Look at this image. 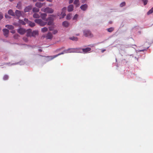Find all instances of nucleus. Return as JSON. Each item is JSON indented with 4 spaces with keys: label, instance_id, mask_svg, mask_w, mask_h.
I'll return each mask as SVG.
<instances>
[{
    "label": "nucleus",
    "instance_id": "cd10ccee",
    "mask_svg": "<svg viewBox=\"0 0 153 153\" xmlns=\"http://www.w3.org/2000/svg\"><path fill=\"white\" fill-rule=\"evenodd\" d=\"M39 9L36 7H34L33 9V12H38L39 11Z\"/></svg>",
    "mask_w": 153,
    "mask_h": 153
},
{
    "label": "nucleus",
    "instance_id": "9d476101",
    "mask_svg": "<svg viewBox=\"0 0 153 153\" xmlns=\"http://www.w3.org/2000/svg\"><path fill=\"white\" fill-rule=\"evenodd\" d=\"M32 30L30 29H28L27 30V37H32Z\"/></svg>",
    "mask_w": 153,
    "mask_h": 153
},
{
    "label": "nucleus",
    "instance_id": "864d4df0",
    "mask_svg": "<svg viewBox=\"0 0 153 153\" xmlns=\"http://www.w3.org/2000/svg\"><path fill=\"white\" fill-rule=\"evenodd\" d=\"M15 64H12V65H15Z\"/></svg>",
    "mask_w": 153,
    "mask_h": 153
},
{
    "label": "nucleus",
    "instance_id": "8fccbe9b",
    "mask_svg": "<svg viewBox=\"0 0 153 153\" xmlns=\"http://www.w3.org/2000/svg\"><path fill=\"white\" fill-rule=\"evenodd\" d=\"M39 51H40V52H42V50L41 49H40L39 50Z\"/></svg>",
    "mask_w": 153,
    "mask_h": 153
},
{
    "label": "nucleus",
    "instance_id": "393cba45",
    "mask_svg": "<svg viewBox=\"0 0 153 153\" xmlns=\"http://www.w3.org/2000/svg\"><path fill=\"white\" fill-rule=\"evenodd\" d=\"M48 30V29L46 27H44L42 28L41 29V31L42 32L44 33L47 31Z\"/></svg>",
    "mask_w": 153,
    "mask_h": 153
},
{
    "label": "nucleus",
    "instance_id": "c85d7f7f",
    "mask_svg": "<svg viewBox=\"0 0 153 153\" xmlns=\"http://www.w3.org/2000/svg\"><path fill=\"white\" fill-rule=\"evenodd\" d=\"M72 16V14H68L66 16V19H67L69 20L70 19Z\"/></svg>",
    "mask_w": 153,
    "mask_h": 153
},
{
    "label": "nucleus",
    "instance_id": "2f4dec72",
    "mask_svg": "<svg viewBox=\"0 0 153 153\" xmlns=\"http://www.w3.org/2000/svg\"><path fill=\"white\" fill-rule=\"evenodd\" d=\"M126 5V2H123L121 3L120 4V6L121 7H122L124 6H125Z\"/></svg>",
    "mask_w": 153,
    "mask_h": 153
},
{
    "label": "nucleus",
    "instance_id": "72a5a7b5",
    "mask_svg": "<svg viewBox=\"0 0 153 153\" xmlns=\"http://www.w3.org/2000/svg\"><path fill=\"white\" fill-rule=\"evenodd\" d=\"M66 10V8L65 7H64L62 9V14L63 13V12H65V10Z\"/></svg>",
    "mask_w": 153,
    "mask_h": 153
},
{
    "label": "nucleus",
    "instance_id": "f257e3e1",
    "mask_svg": "<svg viewBox=\"0 0 153 153\" xmlns=\"http://www.w3.org/2000/svg\"><path fill=\"white\" fill-rule=\"evenodd\" d=\"M68 50H65L63 52H62L60 53H59L58 54H57L56 55H54L53 56H45V57H46L49 58L50 60H52L54 58L57 57V56H59L60 55L63 54L65 53H68Z\"/></svg>",
    "mask_w": 153,
    "mask_h": 153
},
{
    "label": "nucleus",
    "instance_id": "0eeeda50",
    "mask_svg": "<svg viewBox=\"0 0 153 153\" xmlns=\"http://www.w3.org/2000/svg\"><path fill=\"white\" fill-rule=\"evenodd\" d=\"M82 50L84 53H86L89 52L91 50V48L88 47L85 48H82Z\"/></svg>",
    "mask_w": 153,
    "mask_h": 153
},
{
    "label": "nucleus",
    "instance_id": "603ef678",
    "mask_svg": "<svg viewBox=\"0 0 153 153\" xmlns=\"http://www.w3.org/2000/svg\"><path fill=\"white\" fill-rule=\"evenodd\" d=\"M79 33H78V34H76V36H79Z\"/></svg>",
    "mask_w": 153,
    "mask_h": 153
},
{
    "label": "nucleus",
    "instance_id": "4be33fe9",
    "mask_svg": "<svg viewBox=\"0 0 153 153\" xmlns=\"http://www.w3.org/2000/svg\"><path fill=\"white\" fill-rule=\"evenodd\" d=\"M8 13L9 14L12 16H14V13L12 10H9Z\"/></svg>",
    "mask_w": 153,
    "mask_h": 153
},
{
    "label": "nucleus",
    "instance_id": "c03bdc74",
    "mask_svg": "<svg viewBox=\"0 0 153 153\" xmlns=\"http://www.w3.org/2000/svg\"><path fill=\"white\" fill-rule=\"evenodd\" d=\"M106 51L105 49H102L101 50V52L102 53H103L105 51Z\"/></svg>",
    "mask_w": 153,
    "mask_h": 153
},
{
    "label": "nucleus",
    "instance_id": "5fc2aeb1",
    "mask_svg": "<svg viewBox=\"0 0 153 153\" xmlns=\"http://www.w3.org/2000/svg\"><path fill=\"white\" fill-rule=\"evenodd\" d=\"M8 63H6V64H8Z\"/></svg>",
    "mask_w": 153,
    "mask_h": 153
},
{
    "label": "nucleus",
    "instance_id": "7ed1b4c3",
    "mask_svg": "<svg viewBox=\"0 0 153 153\" xmlns=\"http://www.w3.org/2000/svg\"><path fill=\"white\" fill-rule=\"evenodd\" d=\"M35 22L41 26H43L47 24V22H44L41 19H36L34 20Z\"/></svg>",
    "mask_w": 153,
    "mask_h": 153
},
{
    "label": "nucleus",
    "instance_id": "dca6fc26",
    "mask_svg": "<svg viewBox=\"0 0 153 153\" xmlns=\"http://www.w3.org/2000/svg\"><path fill=\"white\" fill-rule=\"evenodd\" d=\"M47 16V15L46 13H41V14L40 16H41V18L43 20L46 21V17Z\"/></svg>",
    "mask_w": 153,
    "mask_h": 153
},
{
    "label": "nucleus",
    "instance_id": "58836bf2",
    "mask_svg": "<svg viewBox=\"0 0 153 153\" xmlns=\"http://www.w3.org/2000/svg\"><path fill=\"white\" fill-rule=\"evenodd\" d=\"M3 18V16L2 14L1 13H0V20L1 19Z\"/></svg>",
    "mask_w": 153,
    "mask_h": 153
},
{
    "label": "nucleus",
    "instance_id": "3c124183",
    "mask_svg": "<svg viewBox=\"0 0 153 153\" xmlns=\"http://www.w3.org/2000/svg\"><path fill=\"white\" fill-rule=\"evenodd\" d=\"M38 0L39 1H44L45 0Z\"/></svg>",
    "mask_w": 153,
    "mask_h": 153
},
{
    "label": "nucleus",
    "instance_id": "4468645a",
    "mask_svg": "<svg viewBox=\"0 0 153 153\" xmlns=\"http://www.w3.org/2000/svg\"><path fill=\"white\" fill-rule=\"evenodd\" d=\"M74 6L72 4L70 5L68 7V12H71L73 10Z\"/></svg>",
    "mask_w": 153,
    "mask_h": 153
},
{
    "label": "nucleus",
    "instance_id": "ddd939ff",
    "mask_svg": "<svg viewBox=\"0 0 153 153\" xmlns=\"http://www.w3.org/2000/svg\"><path fill=\"white\" fill-rule=\"evenodd\" d=\"M32 8V7L31 6H29L26 7L24 9L25 12H29L30 10H31Z\"/></svg>",
    "mask_w": 153,
    "mask_h": 153
},
{
    "label": "nucleus",
    "instance_id": "a878e982",
    "mask_svg": "<svg viewBox=\"0 0 153 153\" xmlns=\"http://www.w3.org/2000/svg\"><path fill=\"white\" fill-rule=\"evenodd\" d=\"M114 30V28L113 27H111L107 29V30L109 32H112Z\"/></svg>",
    "mask_w": 153,
    "mask_h": 153
},
{
    "label": "nucleus",
    "instance_id": "f03ea898",
    "mask_svg": "<svg viewBox=\"0 0 153 153\" xmlns=\"http://www.w3.org/2000/svg\"><path fill=\"white\" fill-rule=\"evenodd\" d=\"M83 34L85 36L91 38L93 35L90 31L89 30H85L83 31Z\"/></svg>",
    "mask_w": 153,
    "mask_h": 153
},
{
    "label": "nucleus",
    "instance_id": "7c9ffc66",
    "mask_svg": "<svg viewBox=\"0 0 153 153\" xmlns=\"http://www.w3.org/2000/svg\"><path fill=\"white\" fill-rule=\"evenodd\" d=\"M19 23L22 25H25L26 24V23L25 22L22 20H19Z\"/></svg>",
    "mask_w": 153,
    "mask_h": 153
},
{
    "label": "nucleus",
    "instance_id": "b1692460",
    "mask_svg": "<svg viewBox=\"0 0 153 153\" xmlns=\"http://www.w3.org/2000/svg\"><path fill=\"white\" fill-rule=\"evenodd\" d=\"M69 39H70L72 40L73 41H76L78 40V38L77 37H76L73 36V37H70L69 38Z\"/></svg>",
    "mask_w": 153,
    "mask_h": 153
},
{
    "label": "nucleus",
    "instance_id": "4c0bfd02",
    "mask_svg": "<svg viewBox=\"0 0 153 153\" xmlns=\"http://www.w3.org/2000/svg\"><path fill=\"white\" fill-rule=\"evenodd\" d=\"M24 21L25 22H26L28 24V22H30V21H29L28 19H24Z\"/></svg>",
    "mask_w": 153,
    "mask_h": 153
},
{
    "label": "nucleus",
    "instance_id": "6e6552de",
    "mask_svg": "<svg viewBox=\"0 0 153 153\" xmlns=\"http://www.w3.org/2000/svg\"><path fill=\"white\" fill-rule=\"evenodd\" d=\"M4 35L6 37H7L9 33V31L7 29H4L3 30Z\"/></svg>",
    "mask_w": 153,
    "mask_h": 153
},
{
    "label": "nucleus",
    "instance_id": "5701e85b",
    "mask_svg": "<svg viewBox=\"0 0 153 153\" xmlns=\"http://www.w3.org/2000/svg\"><path fill=\"white\" fill-rule=\"evenodd\" d=\"M33 17L34 18H39L40 17L39 14L36 13H35L33 15Z\"/></svg>",
    "mask_w": 153,
    "mask_h": 153
},
{
    "label": "nucleus",
    "instance_id": "473e14b6",
    "mask_svg": "<svg viewBox=\"0 0 153 153\" xmlns=\"http://www.w3.org/2000/svg\"><path fill=\"white\" fill-rule=\"evenodd\" d=\"M78 15L77 14H75L73 18V20H75L78 17Z\"/></svg>",
    "mask_w": 153,
    "mask_h": 153
},
{
    "label": "nucleus",
    "instance_id": "9b49d317",
    "mask_svg": "<svg viewBox=\"0 0 153 153\" xmlns=\"http://www.w3.org/2000/svg\"><path fill=\"white\" fill-rule=\"evenodd\" d=\"M39 34V32L38 30H34L32 32V36L35 37L36 36Z\"/></svg>",
    "mask_w": 153,
    "mask_h": 153
},
{
    "label": "nucleus",
    "instance_id": "f704fd0d",
    "mask_svg": "<svg viewBox=\"0 0 153 153\" xmlns=\"http://www.w3.org/2000/svg\"><path fill=\"white\" fill-rule=\"evenodd\" d=\"M142 1L144 2V4L146 5L147 4L148 1L147 0H142Z\"/></svg>",
    "mask_w": 153,
    "mask_h": 153
},
{
    "label": "nucleus",
    "instance_id": "c9c22d12",
    "mask_svg": "<svg viewBox=\"0 0 153 153\" xmlns=\"http://www.w3.org/2000/svg\"><path fill=\"white\" fill-rule=\"evenodd\" d=\"M23 40L25 42H27L28 41V39L27 37H25L23 38Z\"/></svg>",
    "mask_w": 153,
    "mask_h": 153
},
{
    "label": "nucleus",
    "instance_id": "412c9836",
    "mask_svg": "<svg viewBox=\"0 0 153 153\" xmlns=\"http://www.w3.org/2000/svg\"><path fill=\"white\" fill-rule=\"evenodd\" d=\"M28 24L31 27H33L35 25V24L34 23L30 21L28 22Z\"/></svg>",
    "mask_w": 153,
    "mask_h": 153
},
{
    "label": "nucleus",
    "instance_id": "de8ad7c7",
    "mask_svg": "<svg viewBox=\"0 0 153 153\" xmlns=\"http://www.w3.org/2000/svg\"><path fill=\"white\" fill-rule=\"evenodd\" d=\"M86 0H83L82 2V3H84L85 2Z\"/></svg>",
    "mask_w": 153,
    "mask_h": 153
},
{
    "label": "nucleus",
    "instance_id": "a19ab883",
    "mask_svg": "<svg viewBox=\"0 0 153 153\" xmlns=\"http://www.w3.org/2000/svg\"><path fill=\"white\" fill-rule=\"evenodd\" d=\"M16 7L17 8L19 9H21V6H19L18 4H17V5L16 6Z\"/></svg>",
    "mask_w": 153,
    "mask_h": 153
},
{
    "label": "nucleus",
    "instance_id": "09e8293b",
    "mask_svg": "<svg viewBox=\"0 0 153 153\" xmlns=\"http://www.w3.org/2000/svg\"><path fill=\"white\" fill-rule=\"evenodd\" d=\"M47 0L48 1H49V2H51L52 0Z\"/></svg>",
    "mask_w": 153,
    "mask_h": 153
},
{
    "label": "nucleus",
    "instance_id": "aec40b11",
    "mask_svg": "<svg viewBox=\"0 0 153 153\" xmlns=\"http://www.w3.org/2000/svg\"><path fill=\"white\" fill-rule=\"evenodd\" d=\"M5 27L10 30H13L14 28V27L12 25H6Z\"/></svg>",
    "mask_w": 153,
    "mask_h": 153
},
{
    "label": "nucleus",
    "instance_id": "ea45409f",
    "mask_svg": "<svg viewBox=\"0 0 153 153\" xmlns=\"http://www.w3.org/2000/svg\"><path fill=\"white\" fill-rule=\"evenodd\" d=\"M5 17L6 18L10 19L11 18V17L8 15H5Z\"/></svg>",
    "mask_w": 153,
    "mask_h": 153
},
{
    "label": "nucleus",
    "instance_id": "c756f323",
    "mask_svg": "<svg viewBox=\"0 0 153 153\" xmlns=\"http://www.w3.org/2000/svg\"><path fill=\"white\" fill-rule=\"evenodd\" d=\"M8 79V76L7 75H4L3 77V79L4 80H7Z\"/></svg>",
    "mask_w": 153,
    "mask_h": 153
},
{
    "label": "nucleus",
    "instance_id": "49530a36",
    "mask_svg": "<svg viewBox=\"0 0 153 153\" xmlns=\"http://www.w3.org/2000/svg\"><path fill=\"white\" fill-rule=\"evenodd\" d=\"M15 32V31L14 30H13L11 31V33H14Z\"/></svg>",
    "mask_w": 153,
    "mask_h": 153
},
{
    "label": "nucleus",
    "instance_id": "bb28decb",
    "mask_svg": "<svg viewBox=\"0 0 153 153\" xmlns=\"http://www.w3.org/2000/svg\"><path fill=\"white\" fill-rule=\"evenodd\" d=\"M153 13V7H152L149 11L147 12V14L148 15H149Z\"/></svg>",
    "mask_w": 153,
    "mask_h": 153
},
{
    "label": "nucleus",
    "instance_id": "39448f33",
    "mask_svg": "<svg viewBox=\"0 0 153 153\" xmlns=\"http://www.w3.org/2000/svg\"><path fill=\"white\" fill-rule=\"evenodd\" d=\"M41 10L44 12L49 13H53L54 11V10L53 9L48 7H47L45 8H42V9Z\"/></svg>",
    "mask_w": 153,
    "mask_h": 153
},
{
    "label": "nucleus",
    "instance_id": "20e7f679",
    "mask_svg": "<svg viewBox=\"0 0 153 153\" xmlns=\"http://www.w3.org/2000/svg\"><path fill=\"white\" fill-rule=\"evenodd\" d=\"M53 16H54L53 15H51L48 19H46V21H48V25H51L53 24Z\"/></svg>",
    "mask_w": 153,
    "mask_h": 153
},
{
    "label": "nucleus",
    "instance_id": "2eb2a0df",
    "mask_svg": "<svg viewBox=\"0 0 153 153\" xmlns=\"http://www.w3.org/2000/svg\"><path fill=\"white\" fill-rule=\"evenodd\" d=\"M15 14L16 16L19 17L22 16V14L20 11L16 10L15 11Z\"/></svg>",
    "mask_w": 153,
    "mask_h": 153
},
{
    "label": "nucleus",
    "instance_id": "f8f14e48",
    "mask_svg": "<svg viewBox=\"0 0 153 153\" xmlns=\"http://www.w3.org/2000/svg\"><path fill=\"white\" fill-rule=\"evenodd\" d=\"M47 39H51L53 38V35L51 33H48L46 36Z\"/></svg>",
    "mask_w": 153,
    "mask_h": 153
},
{
    "label": "nucleus",
    "instance_id": "1a4fd4ad",
    "mask_svg": "<svg viewBox=\"0 0 153 153\" xmlns=\"http://www.w3.org/2000/svg\"><path fill=\"white\" fill-rule=\"evenodd\" d=\"M88 8V5L86 4L82 5L80 7V9L83 11L86 10Z\"/></svg>",
    "mask_w": 153,
    "mask_h": 153
},
{
    "label": "nucleus",
    "instance_id": "a18cd8bd",
    "mask_svg": "<svg viewBox=\"0 0 153 153\" xmlns=\"http://www.w3.org/2000/svg\"><path fill=\"white\" fill-rule=\"evenodd\" d=\"M52 27H49V29L50 30H53V29H52Z\"/></svg>",
    "mask_w": 153,
    "mask_h": 153
},
{
    "label": "nucleus",
    "instance_id": "e433bc0d",
    "mask_svg": "<svg viewBox=\"0 0 153 153\" xmlns=\"http://www.w3.org/2000/svg\"><path fill=\"white\" fill-rule=\"evenodd\" d=\"M61 15L62 16V18H63L65 16L66 14L65 12H63L62 14L61 13Z\"/></svg>",
    "mask_w": 153,
    "mask_h": 153
},
{
    "label": "nucleus",
    "instance_id": "37998d69",
    "mask_svg": "<svg viewBox=\"0 0 153 153\" xmlns=\"http://www.w3.org/2000/svg\"><path fill=\"white\" fill-rule=\"evenodd\" d=\"M73 1H74V0H69V3L71 4V3H72L73 2Z\"/></svg>",
    "mask_w": 153,
    "mask_h": 153
},
{
    "label": "nucleus",
    "instance_id": "79ce46f5",
    "mask_svg": "<svg viewBox=\"0 0 153 153\" xmlns=\"http://www.w3.org/2000/svg\"><path fill=\"white\" fill-rule=\"evenodd\" d=\"M57 33V30H54L53 32V34H55Z\"/></svg>",
    "mask_w": 153,
    "mask_h": 153
},
{
    "label": "nucleus",
    "instance_id": "6e6d98bb",
    "mask_svg": "<svg viewBox=\"0 0 153 153\" xmlns=\"http://www.w3.org/2000/svg\"><path fill=\"white\" fill-rule=\"evenodd\" d=\"M1 28H0V30H1Z\"/></svg>",
    "mask_w": 153,
    "mask_h": 153
},
{
    "label": "nucleus",
    "instance_id": "f3484780",
    "mask_svg": "<svg viewBox=\"0 0 153 153\" xmlns=\"http://www.w3.org/2000/svg\"><path fill=\"white\" fill-rule=\"evenodd\" d=\"M43 5V4L39 2H36L35 4V6L39 8L42 7V6Z\"/></svg>",
    "mask_w": 153,
    "mask_h": 153
},
{
    "label": "nucleus",
    "instance_id": "423d86ee",
    "mask_svg": "<svg viewBox=\"0 0 153 153\" xmlns=\"http://www.w3.org/2000/svg\"><path fill=\"white\" fill-rule=\"evenodd\" d=\"M17 32L21 35L24 34L26 32L25 29L23 28H20L17 30Z\"/></svg>",
    "mask_w": 153,
    "mask_h": 153
},
{
    "label": "nucleus",
    "instance_id": "a211bd4d",
    "mask_svg": "<svg viewBox=\"0 0 153 153\" xmlns=\"http://www.w3.org/2000/svg\"><path fill=\"white\" fill-rule=\"evenodd\" d=\"M63 26L65 27H68L69 25V23L67 21H64L62 23Z\"/></svg>",
    "mask_w": 153,
    "mask_h": 153
},
{
    "label": "nucleus",
    "instance_id": "6ab92c4d",
    "mask_svg": "<svg viewBox=\"0 0 153 153\" xmlns=\"http://www.w3.org/2000/svg\"><path fill=\"white\" fill-rule=\"evenodd\" d=\"M74 4L76 5V7H78L79 5V0H75Z\"/></svg>",
    "mask_w": 153,
    "mask_h": 153
}]
</instances>
